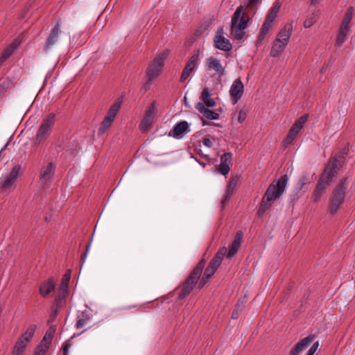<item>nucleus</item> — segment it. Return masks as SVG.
Wrapping results in <instances>:
<instances>
[{"label":"nucleus","mask_w":355,"mask_h":355,"mask_svg":"<svg viewBox=\"0 0 355 355\" xmlns=\"http://www.w3.org/2000/svg\"><path fill=\"white\" fill-rule=\"evenodd\" d=\"M199 164H200V165L203 166H206V163H205V162H199Z\"/></svg>","instance_id":"59"},{"label":"nucleus","mask_w":355,"mask_h":355,"mask_svg":"<svg viewBox=\"0 0 355 355\" xmlns=\"http://www.w3.org/2000/svg\"><path fill=\"white\" fill-rule=\"evenodd\" d=\"M19 43V42L17 39H16L10 44L8 47L3 51L0 57V65L2 64L6 61V60L12 54Z\"/></svg>","instance_id":"25"},{"label":"nucleus","mask_w":355,"mask_h":355,"mask_svg":"<svg viewBox=\"0 0 355 355\" xmlns=\"http://www.w3.org/2000/svg\"><path fill=\"white\" fill-rule=\"evenodd\" d=\"M200 99L202 101V103L208 107H214L216 105V102L211 98V94L207 88L203 89L201 93Z\"/></svg>","instance_id":"27"},{"label":"nucleus","mask_w":355,"mask_h":355,"mask_svg":"<svg viewBox=\"0 0 355 355\" xmlns=\"http://www.w3.org/2000/svg\"><path fill=\"white\" fill-rule=\"evenodd\" d=\"M287 175L274 180L264 193L257 214L261 216L269 209L276 200L284 193L288 182Z\"/></svg>","instance_id":"2"},{"label":"nucleus","mask_w":355,"mask_h":355,"mask_svg":"<svg viewBox=\"0 0 355 355\" xmlns=\"http://www.w3.org/2000/svg\"><path fill=\"white\" fill-rule=\"evenodd\" d=\"M244 86L240 79L235 80L230 87V94L233 99V103L236 104L243 94Z\"/></svg>","instance_id":"19"},{"label":"nucleus","mask_w":355,"mask_h":355,"mask_svg":"<svg viewBox=\"0 0 355 355\" xmlns=\"http://www.w3.org/2000/svg\"><path fill=\"white\" fill-rule=\"evenodd\" d=\"M279 6H274V7L271 9V10H270V14L271 15L274 16V17L276 18V17H277V12H278V11H279Z\"/></svg>","instance_id":"52"},{"label":"nucleus","mask_w":355,"mask_h":355,"mask_svg":"<svg viewBox=\"0 0 355 355\" xmlns=\"http://www.w3.org/2000/svg\"><path fill=\"white\" fill-rule=\"evenodd\" d=\"M121 99L117 100L110 108L107 114L105 116V119H108L110 121H114V119L119 112L121 105Z\"/></svg>","instance_id":"30"},{"label":"nucleus","mask_w":355,"mask_h":355,"mask_svg":"<svg viewBox=\"0 0 355 355\" xmlns=\"http://www.w3.org/2000/svg\"><path fill=\"white\" fill-rule=\"evenodd\" d=\"M292 32L293 26L291 24H287L284 26L277 34V38L271 48L270 53L271 56L277 57L284 52L288 44Z\"/></svg>","instance_id":"4"},{"label":"nucleus","mask_w":355,"mask_h":355,"mask_svg":"<svg viewBox=\"0 0 355 355\" xmlns=\"http://www.w3.org/2000/svg\"><path fill=\"white\" fill-rule=\"evenodd\" d=\"M49 347L46 346L42 345V344H39L34 351V355H46Z\"/></svg>","instance_id":"41"},{"label":"nucleus","mask_w":355,"mask_h":355,"mask_svg":"<svg viewBox=\"0 0 355 355\" xmlns=\"http://www.w3.org/2000/svg\"><path fill=\"white\" fill-rule=\"evenodd\" d=\"M20 172L21 168L19 166H14L9 174L0 180V189L3 190L11 189L20 175Z\"/></svg>","instance_id":"14"},{"label":"nucleus","mask_w":355,"mask_h":355,"mask_svg":"<svg viewBox=\"0 0 355 355\" xmlns=\"http://www.w3.org/2000/svg\"><path fill=\"white\" fill-rule=\"evenodd\" d=\"M69 279H70V271L69 270L63 276L62 282L59 287V293H61L62 294H65L67 293Z\"/></svg>","instance_id":"34"},{"label":"nucleus","mask_w":355,"mask_h":355,"mask_svg":"<svg viewBox=\"0 0 355 355\" xmlns=\"http://www.w3.org/2000/svg\"><path fill=\"white\" fill-rule=\"evenodd\" d=\"M55 122V114L54 113H50L43 120L33 139V142L35 146H39L51 135Z\"/></svg>","instance_id":"8"},{"label":"nucleus","mask_w":355,"mask_h":355,"mask_svg":"<svg viewBox=\"0 0 355 355\" xmlns=\"http://www.w3.org/2000/svg\"><path fill=\"white\" fill-rule=\"evenodd\" d=\"M197 110L207 119L216 120L219 118V114L214 110L207 108L202 103H198L196 106Z\"/></svg>","instance_id":"21"},{"label":"nucleus","mask_w":355,"mask_h":355,"mask_svg":"<svg viewBox=\"0 0 355 355\" xmlns=\"http://www.w3.org/2000/svg\"><path fill=\"white\" fill-rule=\"evenodd\" d=\"M227 251V250L225 247L221 248L209 263L218 268L221 264Z\"/></svg>","instance_id":"32"},{"label":"nucleus","mask_w":355,"mask_h":355,"mask_svg":"<svg viewBox=\"0 0 355 355\" xmlns=\"http://www.w3.org/2000/svg\"><path fill=\"white\" fill-rule=\"evenodd\" d=\"M53 331L46 332L39 344H42V345L46 346L49 348L50 344L51 343L53 339Z\"/></svg>","instance_id":"37"},{"label":"nucleus","mask_w":355,"mask_h":355,"mask_svg":"<svg viewBox=\"0 0 355 355\" xmlns=\"http://www.w3.org/2000/svg\"><path fill=\"white\" fill-rule=\"evenodd\" d=\"M156 112L157 104L155 101H153L147 107L144 116L139 124V129L141 132H146L150 128Z\"/></svg>","instance_id":"12"},{"label":"nucleus","mask_w":355,"mask_h":355,"mask_svg":"<svg viewBox=\"0 0 355 355\" xmlns=\"http://www.w3.org/2000/svg\"><path fill=\"white\" fill-rule=\"evenodd\" d=\"M64 294H62L60 293V295L58 296L55 299L56 304H60L62 302V300L64 299Z\"/></svg>","instance_id":"54"},{"label":"nucleus","mask_w":355,"mask_h":355,"mask_svg":"<svg viewBox=\"0 0 355 355\" xmlns=\"http://www.w3.org/2000/svg\"><path fill=\"white\" fill-rule=\"evenodd\" d=\"M55 286L53 279L50 278L44 281L40 287V293L46 297L55 290Z\"/></svg>","instance_id":"23"},{"label":"nucleus","mask_w":355,"mask_h":355,"mask_svg":"<svg viewBox=\"0 0 355 355\" xmlns=\"http://www.w3.org/2000/svg\"><path fill=\"white\" fill-rule=\"evenodd\" d=\"M270 29V27L263 24L259 35L258 36L257 43L260 44L263 41V40L264 39L265 36L268 34Z\"/></svg>","instance_id":"38"},{"label":"nucleus","mask_w":355,"mask_h":355,"mask_svg":"<svg viewBox=\"0 0 355 355\" xmlns=\"http://www.w3.org/2000/svg\"><path fill=\"white\" fill-rule=\"evenodd\" d=\"M90 320V317L88 315L85 314L84 313H81L77 318V321L76 323V327L77 329H80L85 326Z\"/></svg>","instance_id":"35"},{"label":"nucleus","mask_w":355,"mask_h":355,"mask_svg":"<svg viewBox=\"0 0 355 355\" xmlns=\"http://www.w3.org/2000/svg\"><path fill=\"white\" fill-rule=\"evenodd\" d=\"M261 2V0H248V3L250 6H253V12H256L257 10L258 5Z\"/></svg>","instance_id":"48"},{"label":"nucleus","mask_w":355,"mask_h":355,"mask_svg":"<svg viewBox=\"0 0 355 355\" xmlns=\"http://www.w3.org/2000/svg\"><path fill=\"white\" fill-rule=\"evenodd\" d=\"M238 182V178L236 177L233 178L230 180V181L228 182L227 189L230 191H232L234 192Z\"/></svg>","instance_id":"42"},{"label":"nucleus","mask_w":355,"mask_h":355,"mask_svg":"<svg viewBox=\"0 0 355 355\" xmlns=\"http://www.w3.org/2000/svg\"><path fill=\"white\" fill-rule=\"evenodd\" d=\"M233 192L232 191L228 190L227 189L225 191V197L221 200L222 207H224L225 202L230 199V196L232 195Z\"/></svg>","instance_id":"46"},{"label":"nucleus","mask_w":355,"mask_h":355,"mask_svg":"<svg viewBox=\"0 0 355 355\" xmlns=\"http://www.w3.org/2000/svg\"><path fill=\"white\" fill-rule=\"evenodd\" d=\"M297 135L291 131V130H289L288 133V135L286 137V142L289 144H291L293 140L295 138V137L297 136Z\"/></svg>","instance_id":"47"},{"label":"nucleus","mask_w":355,"mask_h":355,"mask_svg":"<svg viewBox=\"0 0 355 355\" xmlns=\"http://www.w3.org/2000/svg\"><path fill=\"white\" fill-rule=\"evenodd\" d=\"M354 15V8L350 6L347 10L345 17L342 20L339 32L337 35L336 46H341L345 42L350 31V22Z\"/></svg>","instance_id":"9"},{"label":"nucleus","mask_w":355,"mask_h":355,"mask_svg":"<svg viewBox=\"0 0 355 355\" xmlns=\"http://www.w3.org/2000/svg\"><path fill=\"white\" fill-rule=\"evenodd\" d=\"M55 168L56 164L53 162H49L41 168L40 184L43 188L49 187L51 180L55 174Z\"/></svg>","instance_id":"13"},{"label":"nucleus","mask_w":355,"mask_h":355,"mask_svg":"<svg viewBox=\"0 0 355 355\" xmlns=\"http://www.w3.org/2000/svg\"><path fill=\"white\" fill-rule=\"evenodd\" d=\"M205 260L202 259L196 267L193 270L189 277L184 282L183 287L179 294V298L183 299L187 296L192 291L193 286L196 284L199 279L200 276L202 272V270L205 266Z\"/></svg>","instance_id":"7"},{"label":"nucleus","mask_w":355,"mask_h":355,"mask_svg":"<svg viewBox=\"0 0 355 355\" xmlns=\"http://www.w3.org/2000/svg\"><path fill=\"white\" fill-rule=\"evenodd\" d=\"M62 24L59 20L52 28L49 37L46 39V44L44 46V51L47 53L52 47L58 42V37L62 33L61 31Z\"/></svg>","instance_id":"15"},{"label":"nucleus","mask_w":355,"mask_h":355,"mask_svg":"<svg viewBox=\"0 0 355 355\" xmlns=\"http://www.w3.org/2000/svg\"><path fill=\"white\" fill-rule=\"evenodd\" d=\"M166 55L164 53L157 55L147 68L146 74L148 82L155 80L160 74L164 65Z\"/></svg>","instance_id":"11"},{"label":"nucleus","mask_w":355,"mask_h":355,"mask_svg":"<svg viewBox=\"0 0 355 355\" xmlns=\"http://www.w3.org/2000/svg\"><path fill=\"white\" fill-rule=\"evenodd\" d=\"M71 345L69 343L64 344L63 346V355H67L68 350L70 348Z\"/></svg>","instance_id":"55"},{"label":"nucleus","mask_w":355,"mask_h":355,"mask_svg":"<svg viewBox=\"0 0 355 355\" xmlns=\"http://www.w3.org/2000/svg\"><path fill=\"white\" fill-rule=\"evenodd\" d=\"M307 120L308 114L301 116L297 121H295L290 130L297 135L300 130L304 127Z\"/></svg>","instance_id":"33"},{"label":"nucleus","mask_w":355,"mask_h":355,"mask_svg":"<svg viewBox=\"0 0 355 355\" xmlns=\"http://www.w3.org/2000/svg\"><path fill=\"white\" fill-rule=\"evenodd\" d=\"M199 56L200 51H198L196 53H193L186 64L184 70L191 73L196 68H197L199 64Z\"/></svg>","instance_id":"24"},{"label":"nucleus","mask_w":355,"mask_h":355,"mask_svg":"<svg viewBox=\"0 0 355 355\" xmlns=\"http://www.w3.org/2000/svg\"><path fill=\"white\" fill-rule=\"evenodd\" d=\"M272 23H273V21H268V19H266V20H265V21L263 23V25L269 26V27L271 28Z\"/></svg>","instance_id":"56"},{"label":"nucleus","mask_w":355,"mask_h":355,"mask_svg":"<svg viewBox=\"0 0 355 355\" xmlns=\"http://www.w3.org/2000/svg\"><path fill=\"white\" fill-rule=\"evenodd\" d=\"M244 303V300H239L236 309L233 311L232 313V318L236 320L239 318V312L241 311V306Z\"/></svg>","instance_id":"39"},{"label":"nucleus","mask_w":355,"mask_h":355,"mask_svg":"<svg viewBox=\"0 0 355 355\" xmlns=\"http://www.w3.org/2000/svg\"><path fill=\"white\" fill-rule=\"evenodd\" d=\"M310 1H311V4L313 6H315L319 1V0H310Z\"/></svg>","instance_id":"58"},{"label":"nucleus","mask_w":355,"mask_h":355,"mask_svg":"<svg viewBox=\"0 0 355 355\" xmlns=\"http://www.w3.org/2000/svg\"><path fill=\"white\" fill-rule=\"evenodd\" d=\"M266 19H268V21H274V20L275 19V17L272 15H271L270 13L268 14V15L267 16Z\"/></svg>","instance_id":"57"},{"label":"nucleus","mask_w":355,"mask_h":355,"mask_svg":"<svg viewBox=\"0 0 355 355\" xmlns=\"http://www.w3.org/2000/svg\"><path fill=\"white\" fill-rule=\"evenodd\" d=\"M121 99L117 100L110 108L107 114L105 116V119H108L110 121H114V119L119 112L121 105Z\"/></svg>","instance_id":"31"},{"label":"nucleus","mask_w":355,"mask_h":355,"mask_svg":"<svg viewBox=\"0 0 355 355\" xmlns=\"http://www.w3.org/2000/svg\"><path fill=\"white\" fill-rule=\"evenodd\" d=\"M253 6L249 3L238 7L232 17L231 34L236 40L243 39L245 35V28L248 22L256 12H253Z\"/></svg>","instance_id":"1"},{"label":"nucleus","mask_w":355,"mask_h":355,"mask_svg":"<svg viewBox=\"0 0 355 355\" xmlns=\"http://www.w3.org/2000/svg\"><path fill=\"white\" fill-rule=\"evenodd\" d=\"M314 335H309L297 342L291 349L288 355H300L315 339Z\"/></svg>","instance_id":"18"},{"label":"nucleus","mask_w":355,"mask_h":355,"mask_svg":"<svg viewBox=\"0 0 355 355\" xmlns=\"http://www.w3.org/2000/svg\"><path fill=\"white\" fill-rule=\"evenodd\" d=\"M89 247H90V245H88L87 246V248H86V250H85V253L82 255V257H81L80 261H81V262H82V264H83V263H84V262L85 261V260H86V258H87V253H88L89 250Z\"/></svg>","instance_id":"51"},{"label":"nucleus","mask_w":355,"mask_h":355,"mask_svg":"<svg viewBox=\"0 0 355 355\" xmlns=\"http://www.w3.org/2000/svg\"><path fill=\"white\" fill-rule=\"evenodd\" d=\"M190 130L189 123L186 121H182L177 123L168 132V136L176 139H180L189 132Z\"/></svg>","instance_id":"16"},{"label":"nucleus","mask_w":355,"mask_h":355,"mask_svg":"<svg viewBox=\"0 0 355 355\" xmlns=\"http://www.w3.org/2000/svg\"><path fill=\"white\" fill-rule=\"evenodd\" d=\"M242 239H243V232H237L234 241H232V243H231V245L230 246V250L227 253V257L229 258H231L232 256H234L236 253V252L238 251V250L241 245Z\"/></svg>","instance_id":"22"},{"label":"nucleus","mask_w":355,"mask_h":355,"mask_svg":"<svg viewBox=\"0 0 355 355\" xmlns=\"http://www.w3.org/2000/svg\"><path fill=\"white\" fill-rule=\"evenodd\" d=\"M214 45L215 48L225 52H229L232 49V44L229 40L226 39L224 36L223 28L217 31V34L214 37Z\"/></svg>","instance_id":"17"},{"label":"nucleus","mask_w":355,"mask_h":355,"mask_svg":"<svg viewBox=\"0 0 355 355\" xmlns=\"http://www.w3.org/2000/svg\"><path fill=\"white\" fill-rule=\"evenodd\" d=\"M317 20V15L313 13L309 17L305 19L304 26L305 28H310L312 26Z\"/></svg>","instance_id":"40"},{"label":"nucleus","mask_w":355,"mask_h":355,"mask_svg":"<svg viewBox=\"0 0 355 355\" xmlns=\"http://www.w3.org/2000/svg\"><path fill=\"white\" fill-rule=\"evenodd\" d=\"M190 74L191 73L183 69V71L180 79V82H184L187 80V78L190 76Z\"/></svg>","instance_id":"50"},{"label":"nucleus","mask_w":355,"mask_h":355,"mask_svg":"<svg viewBox=\"0 0 355 355\" xmlns=\"http://www.w3.org/2000/svg\"><path fill=\"white\" fill-rule=\"evenodd\" d=\"M308 181V177L306 175H304L299 182V184L300 185V187L302 188Z\"/></svg>","instance_id":"53"},{"label":"nucleus","mask_w":355,"mask_h":355,"mask_svg":"<svg viewBox=\"0 0 355 355\" xmlns=\"http://www.w3.org/2000/svg\"><path fill=\"white\" fill-rule=\"evenodd\" d=\"M340 162L338 158L332 157L322 173L314 191L313 200L317 202L322 194L329 185L333 178L336 175Z\"/></svg>","instance_id":"3"},{"label":"nucleus","mask_w":355,"mask_h":355,"mask_svg":"<svg viewBox=\"0 0 355 355\" xmlns=\"http://www.w3.org/2000/svg\"><path fill=\"white\" fill-rule=\"evenodd\" d=\"M319 341L315 342L312 346L309 349L305 355H314L315 352L318 350L319 347Z\"/></svg>","instance_id":"43"},{"label":"nucleus","mask_w":355,"mask_h":355,"mask_svg":"<svg viewBox=\"0 0 355 355\" xmlns=\"http://www.w3.org/2000/svg\"><path fill=\"white\" fill-rule=\"evenodd\" d=\"M215 141V139L214 137L209 138V137H204L202 139V144L204 146H205L207 148H211L213 146V141Z\"/></svg>","instance_id":"44"},{"label":"nucleus","mask_w":355,"mask_h":355,"mask_svg":"<svg viewBox=\"0 0 355 355\" xmlns=\"http://www.w3.org/2000/svg\"><path fill=\"white\" fill-rule=\"evenodd\" d=\"M232 163V154L225 153L220 157V163L218 168V171L223 175H226L230 171V164Z\"/></svg>","instance_id":"20"},{"label":"nucleus","mask_w":355,"mask_h":355,"mask_svg":"<svg viewBox=\"0 0 355 355\" xmlns=\"http://www.w3.org/2000/svg\"><path fill=\"white\" fill-rule=\"evenodd\" d=\"M121 99L117 100L110 108L107 114L105 116V119H108L110 121H114V119L119 112L121 105Z\"/></svg>","instance_id":"28"},{"label":"nucleus","mask_w":355,"mask_h":355,"mask_svg":"<svg viewBox=\"0 0 355 355\" xmlns=\"http://www.w3.org/2000/svg\"><path fill=\"white\" fill-rule=\"evenodd\" d=\"M195 151H196L198 155H200V156H202V157H205L207 160H209V159H210L209 155L205 154V153L202 152V146H201V144H199L198 146H196Z\"/></svg>","instance_id":"45"},{"label":"nucleus","mask_w":355,"mask_h":355,"mask_svg":"<svg viewBox=\"0 0 355 355\" xmlns=\"http://www.w3.org/2000/svg\"><path fill=\"white\" fill-rule=\"evenodd\" d=\"M246 119V113L244 110H241L238 114V121L239 123L243 122Z\"/></svg>","instance_id":"49"},{"label":"nucleus","mask_w":355,"mask_h":355,"mask_svg":"<svg viewBox=\"0 0 355 355\" xmlns=\"http://www.w3.org/2000/svg\"><path fill=\"white\" fill-rule=\"evenodd\" d=\"M121 99L117 100L110 108L107 114L105 116V119H108L110 121H114V119L119 112L121 105Z\"/></svg>","instance_id":"29"},{"label":"nucleus","mask_w":355,"mask_h":355,"mask_svg":"<svg viewBox=\"0 0 355 355\" xmlns=\"http://www.w3.org/2000/svg\"><path fill=\"white\" fill-rule=\"evenodd\" d=\"M217 268L212 266L211 264H209L207 268H206L204 275L202 276V279L200 281V283L198 284V288H202L205 284L207 283V280L213 276V275L216 271Z\"/></svg>","instance_id":"26"},{"label":"nucleus","mask_w":355,"mask_h":355,"mask_svg":"<svg viewBox=\"0 0 355 355\" xmlns=\"http://www.w3.org/2000/svg\"><path fill=\"white\" fill-rule=\"evenodd\" d=\"M205 71L210 73V76L216 78L218 81L226 74V66L215 56L208 57L204 62Z\"/></svg>","instance_id":"6"},{"label":"nucleus","mask_w":355,"mask_h":355,"mask_svg":"<svg viewBox=\"0 0 355 355\" xmlns=\"http://www.w3.org/2000/svg\"><path fill=\"white\" fill-rule=\"evenodd\" d=\"M347 186V179H343L335 188L330 200L329 211L331 214H335L344 202Z\"/></svg>","instance_id":"5"},{"label":"nucleus","mask_w":355,"mask_h":355,"mask_svg":"<svg viewBox=\"0 0 355 355\" xmlns=\"http://www.w3.org/2000/svg\"><path fill=\"white\" fill-rule=\"evenodd\" d=\"M112 123L113 121L104 118L101 123L100 128L98 131V135L99 136H104L107 130L111 127Z\"/></svg>","instance_id":"36"},{"label":"nucleus","mask_w":355,"mask_h":355,"mask_svg":"<svg viewBox=\"0 0 355 355\" xmlns=\"http://www.w3.org/2000/svg\"><path fill=\"white\" fill-rule=\"evenodd\" d=\"M36 328L37 327L35 324H32L28 327L26 331L19 338L18 340L17 341L12 351V355L23 354L28 345V343L33 337Z\"/></svg>","instance_id":"10"},{"label":"nucleus","mask_w":355,"mask_h":355,"mask_svg":"<svg viewBox=\"0 0 355 355\" xmlns=\"http://www.w3.org/2000/svg\"><path fill=\"white\" fill-rule=\"evenodd\" d=\"M58 313V310H55V312H54V315H56Z\"/></svg>","instance_id":"60"}]
</instances>
